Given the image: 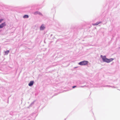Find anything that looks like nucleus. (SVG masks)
Segmentation results:
<instances>
[{
  "label": "nucleus",
  "instance_id": "obj_1",
  "mask_svg": "<svg viewBox=\"0 0 120 120\" xmlns=\"http://www.w3.org/2000/svg\"><path fill=\"white\" fill-rule=\"evenodd\" d=\"M101 57L102 59L103 62L107 63H109L111 62L114 60V59L112 58L109 59H108L106 58V56H103L101 55Z\"/></svg>",
  "mask_w": 120,
  "mask_h": 120
},
{
  "label": "nucleus",
  "instance_id": "obj_2",
  "mask_svg": "<svg viewBox=\"0 0 120 120\" xmlns=\"http://www.w3.org/2000/svg\"><path fill=\"white\" fill-rule=\"evenodd\" d=\"M88 62L87 61L84 60L80 62L78 64L80 65H86L88 64Z\"/></svg>",
  "mask_w": 120,
  "mask_h": 120
},
{
  "label": "nucleus",
  "instance_id": "obj_3",
  "mask_svg": "<svg viewBox=\"0 0 120 120\" xmlns=\"http://www.w3.org/2000/svg\"><path fill=\"white\" fill-rule=\"evenodd\" d=\"M45 28V25L44 24H42L40 27V30H43Z\"/></svg>",
  "mask_w": 120,
  "mask_h": 120
},
{
  "label": "nucleus",
  "instance_id": "obj_4",
  "mask_svg": "<svg viewBox=\"0 0 120 120\" xmlns=\"http://www.w3.org/2000/svg\"><path fill=\"white\" fill-rule=\"evenodd\" d=\"M34 83V82L33 81H31L28 84V85L30 86H32Z\"/></svg>",
  "mask_w": 120,
  "mask_h": 120
},
{
  "label": "nucleus",
  "instance_id": "obj_5",
  "mask_svg": "<svg viewBox=\"0 0 120 120\" xmlns=\"http://www.w3.org/2000/svg\"><path fill=\"white\" fill-rule=\"evenodd\" d=\"M6 25L5 22H4L0 25V29L3 28Z\"/></svg>",
  "mask_w": 120,
  "mask_h": 120
},
{
  "label": "nucleus",
  "instance_id": "obj_6",
  "mask_svg": "<svg viewBox=\"0 0 120 120\" xmlns=\"http://www.w3.org/2000/svg\"><path fill=\"white\" fill-rule=\"evenodd\" d=\"M101 22H97L96 23L93 24V25L94 26L97 25H98V24L101 23Z\"/></svg>",
  "mask_w": 120,
  "mask_h": 120
},
{
  "label": "nucleus",
  "instance_id": "obj_7",
  "mask_svg": "<svg viewBox=\"0 0 120 120\" xmlns=\"http://www.w3.org/2000/svg\"><path fill=\"white\" fill-rule=\"evenodd\" d=\"M29 16L27 15H25L23 16L24 18H29Z\"/></svg>",
  "mask_w": 120,
  "mask_h": 120
},
{
  "label": "nucleus",
  "instance_id": "obj_8",
  "mask_svg": "<svg viewBox=\"0 0 120 120\" xmlns=\"http://www.w3.org/2000/svg\"><path fill=\"white\" fill-rule=\"evenodd\" d=\"M9 50H7L5 52V54H4L5 55H7L9 53Z\"/></svg>",
  "mask_w": 120,
  "mask_h": 120
},
{
  "label": "nucleus",
  "instance_id": "obj_9",
  "mask_svg": "<svg viewBox=\"0 0 120 120\" xmlns=\"http://www.w3.org/2000/svg\"><path fill=\"white\" fill-rule=\"evenodd\" d=\"M4 20V19H0V23L2 22Z\"/></svg>",
  "mask_w": 120,
  "mask_h": 120
},
{
  "label": "nucleus",
  "instance_id": "obj_10",
  "mask_svg": "<svg viewBox=\"0 0 120 120\" xmlns=\"http://www.w3.org/2000/svg\"><path fill=\"white\" fill-rule=\"evenodd\" d=\"M38 13V12H34V14L35 15L37 14Z\"/></svg>",
  "mask_w": 120,
  "mask_h": 120
},
{
  "label": "nucleus",
  "instance_id": "obj_11",
  "mask_svg": "<svg viewBox=\"0 0 120 120\" xmlns=\"http://www.w3.org/2000/svg\"><path fill=\"white\" fill-rule=\"evenodd\" d=\"M34 102H32L31 103V104L30 105V106H31L32 105H33L34 104Z\"/></svg>",
  "mask_w": 120,
  "mask_h": 120
},
{
  "label": "nucleus",
  "instance_id": "obj_12",
  "mask_svg": "<svg viewBox=\"0 0 120 120\" xmlns=\"http://www.w3.org/2000/svg\"><path fill=\"white\" fill-rule=\"evenodd\" d=\"M39 15H41V13H40V12H38V14Z\"/></svg>",
  "mask_w": 120,
  "mask_h": 120
},
{
  "label": "nucleus",
  "instance_id": "obj_13",
  "mask_svg": "<svg viewBox=\"0 0 120 120\" xmlns=\"http://www.w3.org/2000/svg\"><path fill=\"white\" fill-rule=\"evenodd\" d=\"M76 86H73L72 87L73 88H75V87H76Z\"/></svg>",
  "mask_w": 120,
  "mask_h": 120
},
{
  "label": "nucleus",
  "instance_id": "obj_14",
  "mask_svg": "<svg viewBox=\"0 0 120 120\" xmlns=\"http://www.w3.org/2000/svg\"><path fill=\"white\" fill-rule=\"evenodd\" d=\"M80 86V87H84V86Z\"/></svg>",
  "mask_w": 120,
  "mask_h": 120
},
{
  "label": "nucleus",
  "instance_id": "obj_15",
  "mask_svg": "<svg viewBox=\"0 0 120 120\" xmlns=\"http://www.w3.org/2000/svg\"><path fill=\"white\" fill-rule=\"evenodd\" d=\"M111 87H112V88H115V87L114 86H112Z\"/></svg>",
  "mask_w": 120,
  "mask_h": 120
},
{
  "label": "nucleus",
  "instance_id": "obj_16",
  "mask_svg": "<svg viewBox=\"0 0 120 120\" xmlns=\"http://www.w3.org/2000/svg\"><path fill=\"white\" fill-rule=\"evenodd\" d=\"M109 86V87H110V86Z\"/></svg>",
  "mask_w": 120,
  "mask_h": 120
}]
</instances>
